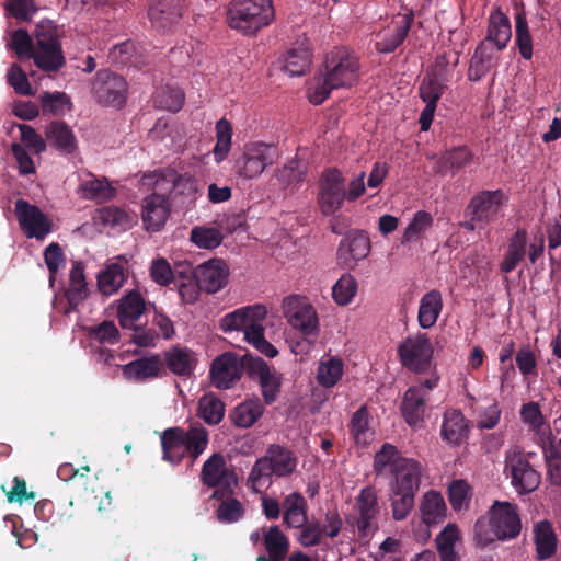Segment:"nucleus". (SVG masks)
<instances>
[{"label":"nucleus","instance_id":"nucleus-1","mask_svg":"<svg viewBox=\"0 0 561 561\" xmlns=\"http://www.w3.org/2000/svg\"><path fill=\"white\" fill-rule=\"evenodd\" d=\"M8 46L18 58H31L44 71H57L65 64L58 30L51 21H41L34 31V38L24 30L11 34Z\"/></svg>","mask_w":561,"mask_h":561},{"label":"nucleus","instance_id":"nucleus-2","mask_svg":"<svg viewBox=\"0 0 561 561\" xmlns=\"http://www.w3.org/2000/svg\"><path fill=\"white\" fill-rule=\"evenodd\" d=\"M141 186L153 188L154 193L144 199L142 221L146 230L159 231L170 215V203L165 196L180 185L195 190V180L190 175H179L170 169H159L145 173L140 180Z\"/></svg>","mask_w":561,"mask_h":561},{"label":"nucleus","instance_id":"nucleus-3","mask_svg":"<svg viewBox=\"0 0 561 561\" xmlns=\"http://www.w3.org/2000/svg\"><path fill=\"white\" fill-rule=\"evenodd\" d=\"M511 37L512 27L508 16L500 9L492 11L489 16L486 37L476 48L471 58L468 71L470 80L478 81L494 66L497 53L507 46Z\"/></svg>","mask_w":561,"mask_h":561},{"label":"nucleus","instance_id":"nucleus-4","mask_svg":"<svg viewBox=\"0 0 561 561\" xmlns=\"http://www.w3.org/2000/svg\"><path fill=\"white\" fill-rule=\"evenodd\" d=\"M163 459L176 465L186 456L196 460L208 445V433L203 426L167 428L161 436Z\"/></svg>","mask_w":561,"mask_h":561},{"label":"nucleus","instance_id":"nucleus-5","mask_svg":"<svg viewBox=\"0 0 561 561\" xmlns=\"http://www.w3.org/2000/svg\"><path fill=\"white\" fill-rule=\"evenodd\" d=\"M274 16L272 0H232L228 10L229 26L245 35L270 25Z\"/></svg>","mask_w":561,"mask_h":561},{"label":"nucleus","instance_id":"nucleus-6","mask_svg":"<svg viewBox=\"0 0 561 561\" xmlns=\"http://www.w3.org/2000/svg\"><path fill=\"white\" fill-rule=\"evenodd\" d=\"M489 514L493 537L484 533V523L478 520L474 525V536L479 545L486 546L494 538L502 541L511 540L519 535L522 522L515 504L495 501L490 507Z\"/></svg>","mask_w":561,"mask_h":561},{"label":"nucleus","instance_id":"nucleus-7","mask_svg":"<svg viewBox=\"0 0 561 561\" xmlns=\"http://www.w3.org/2000/svg\"><path fill=\"white\" fill-rule=\"evenodd\" d=\"M279 158L278 148L274 144L261 140L244 144L240 156L234 162V173L243 180L260 178Z\"/></svg>","mask_w":561,"mask_h":561},{"label":"nucleus","instance_id":"nucleus-8","mask_svg":"<svg viewBox=\"0 0 561 561\" xmlns=\"http://www.w3.org/2000/svg\"><path fill=\"white\" fill-rule=\"evenodd\" d=\"M283 314L288 324L305 336L317 337L319 318L313 306L306 297L289 295L282 302Z\"/></svg>","mask_w":561,"mask_h":561},{"label":"nucleus","instance_id":"nucleus-9","mask_svg":"<svg viewBox=\"0 0 561 561\" xmlns=\"http://www.w3.org/2000/svg\"><path fill=\"white\" fill-rule=\"evenodd\" d=\"M504 473L511 478L515 490L523 493L535 491L540 484V474L530 466L524 453L513 447L505 453Z\"/></svg>","mask_w":561,"mask_h":561},{"label":"nucleus","instance_id":"nucleus-10","mask_svg":"<svg viewBox=\"0 0 561 561\" xmlns=\"http://www.w3.org/2000/svg\"><path fill=\"white\" fill-rule=\"evenodd\" d=\"M325 75L335 89L350 88L359 79L358 60L347 49L335 48L328 55Z\"/></svg>","mask_w":561,"mask_h":561},{"label":"nucleus","instance_id":"nucleus-11","mask_svg":"<svg viewBox=\"0 0 561 561\" xmlns=\"http://www.w3.org/2000/svg\"><path fill=\"white\" fill-rule=\"evenodd\" d=\"M345 180L337 169L323 171L319 180L318 206L325 216L335 214L343 206L345 198Z\"/></svg>","mask_w":561,"mask_h":561},{"label":"nucleus","instance_id":"nucleus-12","mask_svg":"<svg viewBox=\"0 0 561 561\" xmlns=\"http://www.w3.org/2000/svg\"><path fill=\"white\" fill-rule=\"evenodd\" d=\"M14 213L22 232L28 239L44 240L53 231L51 219L36 205L18 199Z\"/></svg>","mask_w":561,"mask_h":561},{"label":"nucleus","instance_id":"nucleus-13","mask_svg":"<svg viewBox=\"0 0 561 561\" xmlns=\"http://www.w3.org/2000/svg\"><path fill=\"white\" fill-rule=\"evenodd\" d=\"M398 354L402 365L409 370L424 371L433 356L432 343L423 333L409 335L399 344Z\"/></svg>","mask_w":561,"mask_h":561},{"label":"nucleus","instance_id":"nucleus-14","mask_svg":"<svg viewBox=\"0 0 561 561\" xmlns=\"http://www.w3.org/2000/svg\"><path fill=\"white\" fill-rule=\"evenodd\" d=\"M504 194L502 191H483L472 197L468 205L471 222L469 229H474V224H489L502 216Z\"/></svg>","mask_w":561,"mask_h":561},{"label":"nucleus","instance_id":"nucleus-15","mask_svg":"<svg viewBox=\"0 0 561 561\" xmlns=\"http://www.w3.org/2000/svg\"><path fill=\"white\" fill-rule=\"evenodd\" d=\"M92 89L98 102L103 105L118 108L126 102L127 82L118 75L99 71Z\"/></svg>","mask_w":561,"mask_h":561},{"label":"nucleus","instance_id":"nucleus-16","mask_svg":"<svg viewBox=\"0 0 561 561\" xmlns=\"http://www.w3.org/2000/svg\"><path fill=\"white\" fill-rule=\"evenodd\" d=\"M183 12V0H154L149 5L148 18L157 32H168L180 23Z\"/></svg>","mask_w":561,"mask_h":561},{"label":"nucleus","instance_id":"nucleus-17","mask_svg":"<svg viewBox=\"0 0 561 561\" xmlns=\"http://www.w3.org/2000/svg\"><path fill=\"white\" fill-rule=\"evenodd\" d=\"M413 22L410 13L398 14L376 36V48L381 53H391L404 41Z\"/></svg>","mask_w":561,"mask_h":561},{"label":"nucleus","instance_id":"nucleus-18","mask_svg":"<svg viewBox=\"0 0 561 561\" xmlns=\"http://www.w3.org/2000/svg\"><path fill=\"white\" fill-rule=\"evenodd\" d=\"M242 371L243 365L239 356L224 353L213 362L210 375L217 388L228 389L240 379Z\"/></svg>","mask_w":561,"mask_h":561},{"label":"nucleus","instance_id":"nucleus-19","mask_svg":"<svg viewBox=\"0 0 561 561\" xmlns=\"http://www.w3.org/2000/svg\"><path fill=\"white\" fill-rule=\"evenodd\" d=\"M201 477L203 483L210 488L221 486L230 491L237 484L236 474L227 468L221 454H213L205 461Z\"/></svg>","mask_w":561,"mask_h":561},{"label":"nucleus","instance_id":"nucleus-20","mask_svg":"<svg viewBox=\"0 0 561 561\" xmlns=\"http://www.w3.org/2000/svg\"><path fill=\"white\" fill-rule=\"evenodd\" d=\"M354 524L362 535H366L373 520L379 513L377 493L374 488H364L356 497L354 505Z\"/></svg>","mask_w":561,"mask_h":561},{"label":"nucleus","instance_id":"nucleus-21","mask_svg":"<svg viewBox=\"0 0 561 561\" xmlns=\"http://www.w3.org/2000/svg\"><path fill=\"white\" fill-rule=\"evenodd\" d=\"M391 474L390 489L417 491L421 483L422 467L419 461L407 458L397 461Z\"/></svg>","mask_w":561,"mask_h":561},{"label":"nucleus","instance_id":"nucleus-22","mask_svg":"<svg viewBox=\"0 0 561 561\" xmlns=\"http://www.w3.org/2000/svg\"><path fill=\"white\" fill-rule=\"evenodd\" d=\"M88 293L84 266L81 262H73L69 274V285L65 291L68 304L65 313L78 310L79 306L87 299Z\"/></svg>","mask_w":561,"mask_h":561},{"label":"nucleus","instance_id":"nucleus-23","mask_svg":"<svg viewBox=\"0 0 561 561\" xmlns=\"http://www.w3.org/2000/svg\"><path fill=\"white\" fill-rule=\"evenodd\" d=\"M267 310L262 305L248 306L226 314L220 321L224 332L244 330L255 320H264Z\"/></svg>","mask_w":561,"mask_h":561},{"label":"nucleus","instance_id":"nucleus-24","mask_svg":"<svg viewBox=\"0 0 561 561\" xmlns=\"http://www.w3.org/2000/svg\"><path fill=\"white\" fill-rule=\"evenodd\" d=\"M228 271L220 260H211L201 264L196 270L195 278L199 286L208 293H217L227 283Z\"/></svg>","mask_w":561,"mask_h":561},{"label":"nucleus","instance_id":"nucleus-25","mask_svg":"<svg viewBox=\"0 0 561 561\" xmlns=\"http://www.w3.org/2000/svg\"><path fill=\"white\" fill-rule=\"evenodd\" d=\"M427 392L422 387H410L402 400L401 413L404 421L412 427L421 425L425 413Z\"/></svg>","mask_w":561,"mask_h":561},{"label":"nucleus","instance_id":"nucleus-26","mask_svg":"<svg viewBox=\"0 0 561 561\" xmlns=\"http://www.w3.org/2000/svg\"><path fill=\"white\" fill-rule=\"evenodd\" d=\"M254 374L259 379L264 401L270 404L274 402L279 393L282 376L264 360L259 359L253 365Z\"/></svg>","mask_w":561,"mask_h":561},{"label":"nucleus","instance_id":"nucleus-27","mask_svg":"<svg viewBox=\"0 0 561 561\" xmlns=\"http://www.w3.org/2000/svg\"><path fill=\"white\" fill-rule=\"evenodd\" d=\"M146 309L144 297L136 290H131L121 298L117 308V318L123 328L131 329L135 322L142 316Z\"/></svg>","mask_w":561,"mask_h":561},{"label":"nucleus","instance_id":"nucleus-28","mask_svg":"<svg viewBox=\"0 0 561 561\" xmlns=\"http://www.w3.org/2000/svg\"><path fill=\"white\" fill-rule=\"evenodd\" d=\"M427 158L434 160L433 171L445 175L469 164L472 160V154L466 147H458L447 150L440 156L432 154Z\"/></svg>","mask_w":561,"mask_h":561},{"label":"nucleus","instance_id":"nucleus-29","mask_svg":"<svg viewBox=\"0 0 561 561\" xmlns=\"http://www.w3.org/2000/svg\"><path fill=\"white\" fill-rule=\"evenodd\" d=\"M440 434L444 440L459 445L467 438L468 422L460 410L450 409L444 413Z\"/></svg>","mask_w":561,"mask_h":561},{"label":"nucleus","instance_id":"nucleus-30","mask_svg":"<svg viewBox=\"0 0 561 561\" xmlns=\"http://www.w3.org/2000/svg\"><path fill=\"white\" fill-rule=\"evenodd\" d=\"M311 59L312 51L309 43H299L285 54L283 69L291 77L302 76L310 68Z\"/></svg>","mask_w":561,"mask_h":561},{"label":"nucleus","instance_id":"nucleus-31","mask_svg":"<svg viewBox=\"0 0 561 561\" xmlns=\"http://www.w3.org/2000/svg\"><path fill=\"white\" fill-rule=\"evenodd\" d=\"M443 310V296L437 289L424 294L420 300L417 321L422 329H431L437 322Z\"/></svg>","mask_w":561,"mask_h":561},{"label":"nucleus","instance_id":"nucleus-32","mask_svg":"<svg viewBox=\"0 0 561 561\" xmlns=\"http://www.w3.org/2000/svg\"><path fill=\"white\" fill-rule=\"evenodd\" d=\"M421 518L427 526L442 523L447 515V506L443 495L435 491H427L420 503Z\"/></svg>","mask_w":561,"mask_h":561},{"label":"nucleus","instance_id":"nucleus-33","mask_svg":"<svg viewBox=\"0 0 561 561\" xmlns=\"http://www.w3.org/2000/svg\"><path fill=\"white\" fill-rule=\"evenodd\" d=\"M527 253V232L517 230L510 239L507 250L500 263V271L508 274L525 259Z\"/></svg>","mask_w":561,"mask_h":561},{"label":"nucleus","instance_id":"nucleus-34","mask_svg":"<svg viewBox=\"0 0 561 561\" xmlns=\"http://www.w3.org/2000/svg\"><path fill=\"white\" fill-rule=\"evenodd\" d=\"M283 523L289 527H302L307 523V501L298 492H291L283 501Z\"/></svg>","mask_w":561,"mask_h":561},{"label":"nucleus","instance_id":"nucleus-35","mask_svg":"<svg viewBox=\"0 0 561 561\" xmlns=\"http://www.w3.org/2000/svg\"><path fill=\"white\" fill-rule=\"evenodd\" d=\"M161 362L158 356L142 357L126 364L123 375L128 380L145 381L159 376Z\"/></svg>","mask_w":561,"mask_h":561},{"label":"nucleus","instance_id":"nucleus-36","mask_svg":"<svg viewBox=\"0 0 561 561\" xmlns=\"http://www.w3.org/2000/svg\"><path fill=\"white\" fill-rule=\"evenodd\" d=\"M461 541V535L456 524H447L436 536L435 543L440 561H460L456 546Z\"/></svg>","mask_w":561,"mask_h":561},{"label":"nucleus","instance_id":"nucleus-37","mask_svg":"<svg viewBox=\"0 0 561 561\" xmlns=\"http://www.w3.org/2000/svg\"><path fill=\"white\" fill-rule=\"evenodd\" d=\"M47 141L64 153H72L77 148V139L72 129L64 122H53L46 127Z\"/></svg>","mask_w":561,"mask_h":561},{"label":"nucleus","instance_id":"nucleus-38","mask_svg":"<svg viewBox=\"0 0 561 561\" xmlns=\"http://www.w3.org/2000/svg\"><path fill=\"white\" fill-rule=\"evenodd\" d=\"M533 534L538 559L551 558L557 550V536L552 525L548 520L538 522L534 525Z\"/></svg>","mask_w":561,"mask_h":561},{"label":"nucleus","instance_id":"nucleus-39","mask_svg":"<svg viewBox=\"0 0 561 561\" xmlns=\"http://www.w3.org/2000/svg\"><path fill=\"white\" fill-rule=\"evenodd\" d=\"M370 250L366 237L358 236L348 241L342 242L337 250V259L346 267L352 268L359 260L365 259Z\"/></svg>","mask_w":561,"mask_h":561},{"label":"nucleus","instance_id":"nucleus-40","mask_svg":"<svg viewBox=\"0 0 561 561\" xmlns=\"http://www.w3.org/2000/svg\"><path fill=\"white\" fill-rule=\"evenodd\" d=\"M433 222L434 219L430 213L417 210L404 228L400 243L407 245L421 241L432 228Z\"/></svg>","mask_w":561,"mask_h":561},{"label":"nucleus","instance_id":"nucleus-41","mask_svg":"<svg viewBox=\"0 0 561 561\" xmlns=\"http://www.w3.org/2000/svg\"><path fill=\"white\" fill-rule=\"evenodd\" d=\"M350 432L357 446L365 447L373 440L374 431L370 427V415L366 405H362L353 413Z\"/></svg>","mask_w":561,"mask_h":561},{"label":"nucleus","instance_id":"nucleus-42","mask_svg":"<svg viewBox=\"0 0 561 561\" xmlns=\"http://www.w3.org/2000/svg\"><path fill=\"white\" fill-rule=\"evenodd\" d=\"M165 363L173 374L190 376L197 364V358L191 350L175 346L165 353Z\"/></svg>","mask_w":561,"mask_h":561},{"label":"nucleus","instance_id":"nucleus-43","mask_svg":"<svg viewBox=\"0 0 561 561\" xmlns=\"http://www.w3.org/2000/svg\"><path fill=\"white\" fill-rule=\"evenodd\" d=\"M79 190L82 197L96 203L107 202L115 195V188L106 178L99 179L92 174L81 182Z\"/></svg>","mask_w":561,"mask_h":561},{"label":"nucleus","instance_id":"nucleus-44","mask_svg":"<svg viewBox=\"0 0 561 561\" xmlns=\"http://www.w3.org/2000/svg\"><path fill=\"white\" fill-rule=\"evenodd\" d=\"M263 541L266 553L273 554V557L279 561L285 560L289 551L290 542L278 526L275 525L263 529Z\"/></svg>","mask_w":561,"mask_h":561},{"label":"nucleus","instance_id":"nucleus-45","mask_svg":"<svg viewBox=\"0 0 561 561\" xmlns=\"http://www.w3.org/2000/svg\"><path fill=\"white\" fill-rule=\"evenodd\" d=\"M124 282V268L117 263L108 264L98 275V287L104 296H112L117 293Z\"/></svg>","mask_w":561,"mask_h":561},{"label":"nucleus","instance_id":"nucleus-46","mask_svg":"<svg viewBox=\"0 0 561 561\" xmlns=\"http://www.w3.org/2000/svg\"><path fill=\"white\" fill-rule=\"evenodd\" d=\"M264 407L259 399L248 400L234 408L231 419L243 428L252 426L263 414Z\"/></svg>","mask_w":561,"mask_h":561},{"label":"nucleus","instance_id":"nucleus-47","mask_svg":"<svg viewBox=\"0 0 561 561\" xmlns=\"http://www.w3.org/2000/svg\"><path fill=\"white\" fill-rule=\"evenodd\" d=\"M343 371V362L337 357H330L320 362L316 378L323 388H332L341 380Z\"/></svg>","mask_w":561,"mask_h":561},{"label":"nucleus","instance_id":"nucleus-48","mask_svg":"<svg viewBox=\"0 0 561 561\" xmlns=\"http://www.w3.org/2000/svg\"><path fill=\"white\" fill-rule=\"evenodd\" d=\"M216 145L213 149L214 160L217 163L222 162L231 150L232 145V125L226 118L217 121L216 126Z\"/></svg>","mask_w":561,"mask_h":561},{"label":"nucleus","instance_id":"nucleus-49","mask_svg":"<svg viewBox=\"0 0 561 561\" xmlns=\"http://www.w3.org/2000/svg\"><path fill=\"white\" fill-rule=\"evenodd\" d=\"M184 101V91L179 87H161L153 94V104L170 112H179Z\"/></svg>","mask_w":561,"mask_h":561},{"label":"nucleus","instance_id":"nucleus-50","mask_svg":"<svg viewBox=\"0 0 561 561\" xmlns=\"http://www.w3.org/2000/svg\"><path fill=\"white\" fill-rule=\"evenodd\" d=\"M265 457L271 461L273 473L278 477L291 473L297 466L293 453L279 446H272Z\"/></svg>","mask_w":561,"mask_h":561},{"label":"nucleus","instance_id":"nucleus-51","mask_svg":"<svg viewBox=\"0 0 561 561\" xmlns=\"http://www.w3.org/2000/svg\"><path fill=\"white\" fill-rule=\"evenodd\" d=\"M515 43L520 56L529 60L533 57V37L529 31L526 13L519 10L515 14Z\"/></svg>","mask_w":561,"mask_h":561},{"label":"nucleus","instance_id":"nucleus-52","mask_svg":"<svg viewBox=\"0 0 561 561\" xmlns=\"http://www.w3.org/2000/svg\"><path fill=\"white\" fill-rule=\"evenodd\" d=\"M224 236L216 227L196 226L191 230L190 240L199 249L211 250L220 245Z\"/></svg>","mask_w":561,"mask_h":561},{"label":"nucleus","instance_id":"nucleus-53","mask_svg":"<svg viewBox=\"0 0 561 561\" xmlns=\"http://www.w3.org/2000/svg\"><path fill=\"white\" fill-rule=\"evenodd\" d=\"M95 218L104 227H108L117 231L128 229L133 221L128 213L113 206L100 209Z\"/></svg>","mask_w":561,"mask_h":561},{"label":"nucleus","instance_id":"nucleus-54","mask_svg":"<svg viewBox=\"0 0 561 561\" xmlns=\"http://www.w3.org/2000/svg\"><path fill=\"white\" fill-rule=\"evenodd\" d=\"M306 173V162L302 160L293 159L277 171L276 176L284 186L295 187L305 180Z\"/></svg>","mask_w":561,"mask_h":561},{"label":"nucleus","instance_id":"nucleus-55","mask_svg":"<svg viewBox=\"0 0 561 561\" xmlns=\"http://www.w3.org/2000/svg\"><path fill=\"white\" fill-rule=\"evenodd\" d=\"M272 474L271 461L262 457L252 467L247 484L253 492L259 493L270 484Z\"/></svg>","mask_w":561,"mask_h":561},{"label":"nucleus","instance_id":"nucleus-56","mask_svg":"<svg viewBox=\"0 0 561 561\" xmlns=\"http://www.w3.org/2000/svg\"><path fill=\"white\" fill-rule=\"evenodd\" d=\"M198 414L208 424H218L225 414V405L214 394H204L199 399Z\"/></svg>","mask_w":561,"mask_h":561},{"label":"nucleus","instance_id":"nucleus-57","mask_svg":"<svg viewBox=\"0 0 561 561\" xmlns=\"http://www.w3.org/2000/svg\"><path fill=\"white\" fill-rule=\"evenodd\" d=\"M392 515L396 520L404 519L414 506L416 491L390 489Z\"/></svg>","mask_w":561,"mask_h":561},{"label":"nucleus","instance_id":"nucleus-58","mask_svg":"<svg viewBox=\"0 0 561 561\" xmlns=\"http://www.w3.org/2000/svg\"><path fill=\"white\" fill-rule=\"evenodd\" d=\"M44 113L62 116L71 110V101L64 92H45L41 96Z\"/></svg>","mask_w":561,"mask_h":561},{"label":"nucleus","instance_id":"nucleus-59","mask_svg":"<svg viewBox=\"0 0 561 561\" xmlns=\"http://www.w3.org/2000/svg\"><path fill=\"white\" fill-rule=\"evenodd\" d=\"M357 293V282L350 275H342L332 288L334 301L340 306L348 305Z\"/></svg>","mask_w":561,"mask_h":561},{"label":"nucleus","instance_id":"nucleus-60","mask_svg":"<svg viewBox=\"0 0 561 561\" xmlns=\"http://www.w3.org/2000/svg\"><path fill=\"white\" fill-rule=\"evenodd\" d=\"M404 459L407 458L399 455L396 446L388 443L383 444L381 449L375 455L374 470L377 474H382L387 468H389L390 472H392L397 461Z\"/></svg>","mask_w":561,"mask_h":561},{"label":"nucleus","instance_id":"nucleus-61","mask_svg":"<svg viewBox=\"0 0 561 561\" xmlns=\"http://www.w3.org/2000/svg\"><path fill=\"white\" fill-rule=\"evenodd\" d=\"M522 422L536 434L541 432L545 425V417L537 402L530 401L522 404L519 410Z\"/></svg>","mask_w":561,"mask_h":561},{"label":"nucleus","instance_id":"nucleus-62","mask_svg":"<svg viewBox=\"0 0 561 561\" xmlns=\"http://www.w3.org/2000/svg\"><path fill=\"white\" fill-rule=\"evenodd\" d=\"M333 89L335 88L330 83L325 72L316 76L308 84V99L312 104L319 105L328 99Z\"/></svg>","mask_w":561,"mask_h":561},{"label":"nucleus","instance_id":"nucleus-63","mask_svg":"<svg viewBox=\"0 0 561 561\" xmlns=\"http://www.w3.org/2000/svg\"><path fill=\"white\" fill-rule=\"evenodd\" d=\"M89 336L100 344H116L119 340V331L113 321H103L89 329Z\"/></svg>","mask_w":561,"mask_h":561},{"label":"nucleus","instance_id":"nucleus-64","mask_svg":"<svg viewBox=\"0 0 561 561\" xmlns=\"http://www.w3.org/2000/svg\"><path fill=\"white\" fill-rule=\"evenodd\" d=\"M470 485L462 479L453 481L448 486V499L454 511H461L468 506L470 500Z\"/></svg>","mask_w":561,"mask_h":561}]
</instances>
